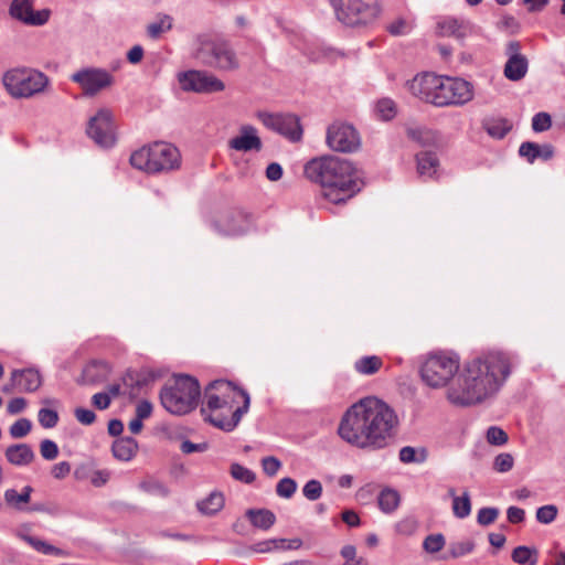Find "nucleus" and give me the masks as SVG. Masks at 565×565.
I'll return each mask as SVG.
<instances>
[{
    "label": "nucleus",
    "mask_w": 565,
    "mask_h": 565,
    "mask_svg": "<svg viewBox=\"0 0 565 565\" xmlns=\"http://www.w3.org/2000/svg\"><path fill=\"white\" fill-rule=\"evenodd\" d=\"M399 503V495L393 489H385L379 495V507L384 513L393 512Z\"/></svg>",
    "instance_id": "e433bc0d"
},
{
    "label": "nucleus",
    "mask_w": 565,
    "mask_h": 565,
    "mask_svg": "<svg viewBox=\"0 0 565 565\" xmlns=\"http://www.w3.org/2000/svg\"><path fill=\"white\" fill-rule=\"evenodd\" d=\"M340 555L344 559L342 565H370L366 558L358 556L354 545L348 544L342 546Z\"/></svg>",
    "instance_id": "ea45409f"
},
{
    "label": "nucleus",
    "mask_w": 565,
    "mask_h": 565,
    "mask_svg": "<svg viewBox=\"0 0 565 565\" xmlns=\"http://www.w3.org/2000/svg\"><path fill=\"white\" fill-rule=\"evenodd\" d=\"M452 513L458 519H466L471 513V499L468 491H463L462 495L455 498L451 505Z\"/></svg>",
    "instance_id": "4c0bfd02"
},
{
    "label": "nucleus",
    "mask_w": 565,
    "mask_h": 565,
    "mask_svg": "<svg viewBox=\"0 0 565 565\" xmlns=\"http://www.w3.org/2000/svg\"><path fill=\"white\" fill-rule=\"evenodd\" d=\"M34 0H12L9 9L10 15L23 24L32 26L44 25L51 15L49 9L35 11Z\"/></svg>",
    "instance_id": "f3484780"
},
{
    "label": "nucleus",
    "mask_w": 565,
    "mask_h": 565,
    "mask_svg": "<svg viewBox=\"0 0 565 565\" xmlns=\"http://www.w3.org/2000/svg\"><path fill=\"white\" fill-rule=\"evenodd\" d=\"M375 113L382 120H391L396 115V105L390 98H382L375 105Z\"/></svg>",
    "instance_id": "37998d69"
},
{
    "label": "nucleus",
    "mask_w": 565,
    "mask_h": 565,
    "mask_svg": "<svg viewBox=\"0 0 565 565\" xmlns=\"http://www.w3.org/2000/svg\"><path fill=\"white\" fill-rule=\"evenodd\" d=\"M487 440L491 445L501 446L507 443L508 435L503 429L492 426L487 431Z\"/></svg>",
    "instance_id": "6e6d98bb"
},
{
    "label": "nucleus",
    "mask_w": 565,
    "mask_h": 565,
    "mask_svg": "<svg viewBox=\"0 0 565 565\" xmlns=\"http://www.w3.org/2000/svg\"><path fill=\"white\" fill-rule=\"evenodd\" d=\"M90 482L95 487H102L110 479V472L108 470H95L89 476Z\"/></svg>",
    "instance_id": "0e129e2a"
},
{
    "label": "nucleus",
    "mask_w": 565,
    "mask_h": 565,
    "mask_svg": "<svg viewBox=\"0 0 565 565\" xmlns=\"http://www.w3.org/2000/svg\"><path fill=\"white\" fill-rule=\"evenodd\" d=\"M207 444L206 443H201V444H194L190 440H184L181 443V446H180V449L183 454H192V452H203L207 449Z\"/></svg>",
    "instance_id": "69168bd1"
},
{
    "label": "nucleus",
    "mask_w": 565,
    "mask_h": 565,
    "mask_svg": "<svg viewBox=\"0 0 565 565\" xmlns=\"http://www.w3.org/2000/svg\"><path fill=\"white\" fill-rule=\"evenodd\" d=\"M395 530L402 535H412L417 530V522L413 518H405L396 523Z\"/></svg>",
    "instance_id": "052dcab7"
},
{
    "label": "nucleus",
    "mask_w": 565,
    "mask_h": 565,
    "mask_svg": "<svg viewBox=\"0 0 565 565\" xmlns=\"http://www.w3.org/2000/svg\"><path fill=\"white\" fill-rule=\"evenodd\" d=\"M327 143L334 151L353 152L360 148L361 140L353 126L335 122L328 128Z\"/></svg>",
    "instance_id": "2eb2a0df"
},
{
    "label": "nucleus",
    "mask_w": 565,
    "mask_h": 565,
    "mask_svg": "<svg viewBox=\"0 0 565 565\" xmlns=\"http://www.w3.org/2000/svg\"><path fill=\"white\" fill-rule=\"evenodd\" d=\"M230 473L233 479L246 484L253 483L256 479L254 471L236 462L231 465Z\"/></svg>",
    "instance_id": "a19ab883"
},
{
    "label": "nucleus",
    "mask_w": 565,
    "mask_h": 565,
    "mask_svg": "<svg viewBox=\"0 0 565 565\" xmlns=\"http://www.w3.org/2000/svg\"><path fill=\"white\" fill-rule=\"evenodd\" d=\"M322 484L317 479H311L302 487V494L309 501H317L322 495Z\"/></svg>",
    "instance_id": "a18cd8bd"
},
{
    "label": "nucleus",
    "mask_w": 565,
    "mask_h": 565,
    "mask_svg": "<svg viewBox=\"0 0 565 565\" xmlns=\"http://www.w3.org/2000/svg\"><path fill=\"white\" fill-rule=\"evenodd\" d=\"M552 118L547 113H537L532 118V129L536 132L546 131L551 128Z\"/></svg>",
    "instance_id": "864d4df0"
},
{
    "label": "nucleus",
    "mask_w": 565,
    "mask_h": 565,
    "mask_svg": "<svg viewBox=\"0 0 565 565\" xmlns=\"http://www.w3.org/2000/svg\"><path fill=\"white\" fill-rule=\"evenodd\" d=\"M513 462V457L510 454H500L494 459L493 468L499 472H507L512 469Z\"/></svg>",
    "instance_id": "13d9d810"
},
{
    "label": "nucleus",
    "mask_w": 565,
    "mask_h": 565,
    "mask_svg": "<svg viewBox=\"0 0 565 565\" xmlns=\"http://www.w3.org/2000/svg\"><path fill=\"white\" fill-rule=\"evenodd\" d=\"M215 230L226 236H237L247 233L252 227L249 215L241 210L223 213L215 222Z\"/></svg>",
    "instance_id": "6ab92c4d"
},
{
    "label": "nucleus",
    "mask_w": 565,
    "mask_h": 565,
    "mask_svg": "<svg viewBox=\"0 0 565 565\" xmlns=\"http://www.w3.org/2000/svg\"><path fill=\"white\" fill-rule=\"evenodd\" d=\"M6 459L13 466H28L34 458L35 454L28 444H14L9 446L4 451Z\"/></svg>",
    "instance_id": "5701e85b"
},
{
    "label": "nucleus",
    "mask_w": 565,
    "mask_h": 565,
    "mask_svg": "<svg viewBox=\"0 0 565 565\" xmlns=\"http://www.w3.org/2000/svg\"><path fill=\"white\" fill-rule=\"evenodd\" d=\"M460 367V360L456 353L435 351L429 353L422 363L419 373L423 382L433 388H440L451 384Z\"/></svg>",
    "instance_id": "6e6552de"
},
{
    "label": "nucleus",
    "mask_w": 565,
    "mask_h": 565,
    "mask_svg": "<svg viewBox=\"0 0 565 565\" xmlns=\"http://www.w3.org/2000/svg\"><path fill=\"white\" fill-rule=\"evenodd\" d=\"M407 85L412 95L437 107L462 106L475 95L472 84L466 79L431 73L416 75Z\"/></svg>",
    "instance_id": "39448f33"
},
{
    "label": "nucleus",
    "mask_w": 565,
    "mask_h": 565,
    "mask_svg": "<svg viewBox=\"0 0 565 565\" xmlns=\"http://www.w3.org/2000/svg\"><path fill=\"white\" fill-rule=\"evenodd\" d=\"M337 19L349 26L365 25L379 14L375 6L364 0H330Z\"/></svg>",
    "instance_id": "9b49d317"
},
{
    "label": "nucleus",
    "mask_w": 565,
    "mask_h": 565,
    "mask_svg": "<svg viewBox=\"0 0 565 565\" xmlns=\"http://www.w3.org/2000/svg\"><path fill=\"white\" fill-rule=\"evenodd\" d=\"M417 172L423 178H433L438 168V159L431 151H422L416 156Z\"/></svg>",
    "instance_id": "a878e982"
},
{
    "label": "nucleus",
    "mask_w": 565,
    "mask_h": 565,
    "mask_svg": "<svg viewBox=\"0 0 565 565\" xmlns=\"http://www.w3.org/2000/svg\"><path fill=\"white\" fill-rule=\"evenodd\" d=\"M100 364L92 362L85 366L82 376L78 380L79 384L83 385H95L104 380V375L99 374Z\"/></svg>",
    "instance_id": "58836bf2"
},
{
    "label": "nucleus",
    "mask_w": 565,
    "mask_h": 565,
    "mask_svg": "<svg viewBox=\"0 0 565 565\" xmlns=\"http://www.w3.org/2000/svg\"><path fill=\"white\" fill-rule=\"evenodd\" d=\"M141 488L150 494L162 498H166L169 494V489L158 481L141 483Z\"/></svg>",
    "instance_id": "bf43d9fd"
},
{
    "label": "nucleus",
    "mask_w": 565,
    "mask_h": 565,
    "mask_svg": "<svg viewBox=\"0 0 565 565\" xmlns=\"http://www.w3.org/2000/svg\"><path fill=\"white\" fill-rule=\"evenodd\" d=\"M199 382L189 375H178L172 384L160 392L161 405L173 415H185L193 411L200 398Z\"/></svg>",
    "instance_id": "0eeeda50"
},
{
    "label": "nucleus",
    "mask_w": 565,
    "mask_h": 565,
    "mask_svg": "<svg viewBox=\"0 0 565 565\" xmlns=\"http://www.w3.org/2000/svg\"><path fill=\"white\" fill-rule=\"evenodd\" d=\"M515 364V356L504 351H488L472 358L449 385L447 399L452 405L467 407L493 397Z\"/></svg>",
    "instance_id": "f257e3e1"
},
{
    "label": "nucleus",
    "mask_w": 565,
    "mask_h": 565,
    "mask_svg": "<svg viewBox=\"0 0 565 565\" xmlns=\"http://www.w3.org/2000/svg\"><path fill=\"white\" fill-rule=\"evenodd\" d=\"M40 452L45 460H54L58 456V447L55 441L43 439L40 444Z\"/></svg>",
    "instance_id": "5fc2aeb1"
},
{
    "label": "nucleus",
    "mask_w": 565,
    "mask_h": 565,
    "mask_svg": "<svg viewBox=\"0 0 565 565\" xmlns=\"http://www.w3.org/2000/svg\"><path fill=\"white\" fill-rule=\"evenodd\" d=\"M110 402H111L110 395L105 392L96 393L92 397L93 405L96 408L102 409V411L108 408L110 405Z\"/></svg>",
    "instance_id": "338daca9"
},
{
    "label": "nucleus",
    "mask_w": 565,
    "mask_h": 565,
    "mask_svg": "<svg viewBox=\"0 0 565 565\" xmlns=\"http://www.w3.org/2000/svg\"><path fill=\"white\" fill-rule=\"evenodd\" d=\"M558 513V509L555 504H546L543 507H540L536 510V520L537 522L542 524H550L552 523Z\"/></svg>",
    "instance_id": "49530a36"
},
{
    "label": "nucleus",
    "mask_w": 565,
    "mask_h": 565,
    "mask_svg": "<svg viewBox=\"0 0 565 565\" xmlns=\"http://www.w3.org/2000/svg\"><path fill=\"white\" fill-rule=\"evenodd\" d=\"M498 508H481L477 514V522L482 526L492 524L499 516Z\"/></svg>",
    "instance_id": "603ef678"
},
{
    "label": "nucleus",
    "mask_w": 565,
    "mask_h": 565,
    "mask_svg": "<svg viewBox=\"0 0 565 565\" xmlns=\"http://www.w3.org/2000/svg\"><path fill=\"white\" fill-rule=\"evenodd\" d=\"M262 146V140L257 136L256 129L249 125L243 126L241 135L230 140V147L237 151H259Z\"/></svg>",
    "instance_id": "4be33fe9"
},
{
    "label": "nucleus",
    "mask_w": 565,
    "mask_h": 565,
    "mask_svg": "<svg viewBox=\"0 0 565 565\" xmlns=\"http://www.w3.org/2000/svg\"><path fill=\"white\" fill-rule=\"evenodd\" d=\"M398 423L395 412L376 397H365L343 415L338 433L348 444L376 450L386 446Z\"/></svg>",
    "instance_id": "f03ea898"
},
{
    "label": "nucleus",
    "mask_w": 565,
    "mask_h": 565,
    "mask_svg": "<svg viewBox=\"0 0 565 565\" xmlns=\"http://www.w3.org/2000/svg\"><path fill=\"white\" fill-rule=\"evenodd\" d=\"M151 414H152V404L149 401L143 399L137 404L136 417L143 420V419L149 418L151 416Z\"/></svg>",
    "instance_id": "774afa93"
},
{
    "label": "nucleus",
    "mask_w": 565,
    "mask_h": 565,
    "mask_svg": "<svg viewBox=\"0 0 565 565\" xmlns=\"http://www.w3.org/2000/svg\"><path fill=\"white\" fill-rule=\"evenodd\" d=\"M297 490V482L289 477L282 478L276 486V493L284 499H290Z\"/></svg>",
    "instance_id": "c03bdc74"
},
{
    "label": "nucleus",
    "mask_w": 565,
    "mask_h": 565,
    "mask_svg": "<svg viewBox=\"0 0 565 565\" xmlns=\"http://www.w3.org/2000/svg\"><path fill=\"white\" fill-rule=\"evenodd\" d=\"M32 428V423L28 418H20L10 426V435L12 438L25 437Z\"/></svg>",
    "instance_id": "09e8293b"
},
{
    "label": "nucleus",
    "mask_w": 565,
    "mask_h": 565,
    "mask_svg": "<svg viewBox=\"0 0 565 565\" xmlns=\"http://www.w3.org/2000/svg\"><path fill=\"white\" fill-rule=\"evenodd\" d=\"M512 559L520 565H536L537 551L524 545L518 546L512 551Z\"/></svg>",
    "instance_id": "f704fd0d"
},
{
    "label": "nucleus",
    "mask_w": 565,
    "mask_h": 565,
    "mask_svg": "<svg viewBox=\"0 0 565 565\" xmlns=\"http://www.w3.org/2000/svg\"><path fill=\"white\" fill-rule=\"evenodd\" d=\"M262 467L265 475L274 477L281 468V461L274 456L265 457L262 459Z\"/></svg>",
    "instance_id": "4d7b16f0"
},
{
    "label": "nucleus",
    "mask_w": 565,
    "mask_h": 565,
    "mask_svg": "<svg viewBox=\"0 0 565 565\" xmlns=\"http://www.w3.org/2000/svg\"><path fill=\"white\" fill-rule=\"evenodd\" d=\"M383 365V361L377 355L362 356L354 362V370L363 375L375 374Z\"/></svg>",
    "instance_id": "7c9ffc66"
},
{
    "label": "nucleus",
    "mask_w": 565,
    "mask_h": 565,
    "mask_svg": "<svg viewBox=\"0 0 565 565\" xmlns=\"http://www.w3.org/2000/svg\"><path fill=\"white\" fill-rule=\"evenodd\" d=\"M3 84L12 97L30 98L44 92L50 79L44 73L36 70L15 68L4 74Z\"/></svg>",
    "instance_id": "9d476101"
},
{
    "label": "nucleus",
    "mask_w": 565,
    "mask_h": 565,
    "mask_svg": "<svg viewBox=\"0 0 565 565\" xmlns=\"http://www.w3.org/2000/svg\"><path fill=\"white\" fill-rule=\"evenodd\" d=\"M196 507L203 514H215L224 507V497L221 492H212L207 498L199 501Z\"/></svg>",
    "instance_id": "c756f323"
},
{
    "label": "nucleus",
    "mask_w": 565,
    "mask_h": 565,
    "mask_svg": "<svg viewBox=\"0 0 565 565\" xmlns=\"http://www.w3.org/2000/svg\"><path fill=\"white\" fill-rule=\"evenodd\" d=\"M445 536L440 533L428 535L423 543V547L427 553H437L445 546Z\"/></svg>",
    "instance_id": "de8ad7c7"
},
{
    "label": "nucleus",
    "mask_w": 565,
    "mask_h": 565,
    "mask_svg": "<svg viewBox=\"0 0 565 565\" xmlns=\"http://www.w3.org/2000/svg\"><path fill=\"white\" fill-rule=\"evenodd\" d=\"M471 33V23L463 19L448 17L437 23V34L439 36H452L459 41H463Z\"/></svg>",
    "instance_id": "aec40b11"
},
{
    "label": "nucleus",
    "mask_w": 565,
    "mask_h": 565,
    "mask_svg": "<svg viewBox=\"0 0 565 565\" xmlns=\"http://www.w3.org/2000/svg\"><path fill=\"white\" fill-rule=\"evenodd\" d=\"M258 118L268 129L287 137L291 141H298L301 138L302 129L299 118L295 115L258 113Z\"/></svg>",
    "instance_id": "dca6fc26"
},
{
    "label": "nucleus",
    "mask_w": 565,
    "mask_h": 565,
    "mask_svg": "<svg viewBox=\"0 0 565 565\" xmlns=\"http://www.w3.org/2000/svg\"><path fill=\"white\" fill-rule=\"evenodd\" d=\"M407 136L422 146H430L438 140L437 134L425 127L408 128Z\"/></svg>",
    "instance_id": "473e14b6"
},
{
    "label": "nucleus",
    "mask_w": 565,
    "mask_h": 565,
    "mask_svg": "<svg viewBox=\"0 0 565 565\" xmlns=\"http://www.w3.org/2000/svg\"><path fill=\"white\" fill-rule=\"evenodd\" d=\"M85 96H95L114 84V76L104 68L85 67L71 75Z\"/></svg>",
    "instance_id": "4468645a"
},
{
    "label": "nucleus",
    "mask_w": 565,
    "mask_h": 565,
    "mask_svg": "<svg viewBox=\"0 0 565 565\" xmlns=\"http://www.w3.org/2000/svg\"><path fill=\"white\" fill-rule=\"evenodd\" d=\"M180 87L184 92L210 94L225 89L224 83L205 71L190 70L178 74Z\"/></svg>",
    "instance_id": "ddd939ff"
},
{
    "label": "nucleus",
    "mask_w": 565,
    "mask_h": 565,
    "mask_svg": "<svg viewBox=\"0 0 565 565\" xmlns=\"http://www.w3.org/2000/svg\"><path fill=\"white\" fill-rule=\"evenodd\" d=\"M246 518L253 526L263 531L269 530L276 522V515L267 509H249L246 511Z\"/></svg>",
    "instance_id": "393cba45"
},
{
    "label": "nucleus",
    "mask_w": 565,
    "mask_h": 565,
    "mask_svg": "<svg viewBox=\"0 0 565 565\" xmlns=\"http://www.w3.org/2000/svg\"><path fill=\"white\" fill-rule=\"evenodd\" d=\"M38 420L43 428H53L57 425L58 414L54 409L41 408L38 413Z\"/></svg>",
    "instance_id": "8fccbe9b"
},
{
    "label": "nucleus",
    "mask_w": 565,
    "mask_h": 565,
    "mask_svg": "<svg viewBox=\"0 0 565 565\" xmlns=\"http://www.w3.org/2000/svg\"><path fill=\"white\" fill-rule=\"evenodd\" d=\"M519 154L530 163H533L536 159L550 160L554 154V149L547 143L541 146L535 142L525 141L521 143Z\"/></svg>",
    "instance_id": "b1692460"
},
{
    "label": "nucleus",
    "mask_w": 565,
    "mask_h": 565,
    "mask_svg": "<svg viewBox=\"0 0 565 565\" xmlns=\"http://www.w3.org/2000/svg\"><path fill=\"white\" fill-rule=\"evenodd\" d=\"M194 57L204 66L231 72L239 67V61L231 43L221 39H198Z\"/></svg>",
    "instance_id": "1a4fd4ad"
},
{
    "label": "nucleus",
    "mask_w": 565,
    "mask_h": 565,
    "mask_svg": "<svg viewBox=\"0 0 565 565\" xmlns=\"http://www.w3.org/2000/svg\"><path fill=\"white\" fill-rule=\"evenodd\" d=\"M413 29L411 22L399 18L386 26V30L394 36L408 34Z\"/></svg>",
    "instance_id": "3c124183"
},
{
    "label": "nucleus",
    "mask_w": 565,
    "mask_h": 565,
    "mask_svg": "<svg viewBox=\"0 0 565 565\" xmlns=\"http://www.w3.org/2000/svg\"><path fill=\"white\" fill-rule=\"evenodd\" d=\"M504 54L508 57L503 70L504 76L512 82H519L524 78L529 70V61L521 53V43L515 40L509 41L505 45Z\"/></svg>",
    "instance_id": "a211bd4d"
},
{
    "label": "nucleus",
    "mask_w": 565,
    "mask_h": 565,
    "mask_svg": "<svg viewBox=\"0 0 565 565\" xmlns=\"http://www.w3.org/2000/svg\"><path fill=\"white\" fill-rule=\"evenodd\" d=\"M12 386H17L20 392H35L42 384V377L39 371L34 369L14 370L11 373Z\"/></svg>",
    "instance_id": "412c9836"
},
{
    "label": "nucleus",
    "mask_w": 565,
    "mask_h": 565,
    "mask_svg": "<svg viewBox=\"0 0 565 565\" xmlns=\"http://www.w3.org/2000/svg\"><path fill=\"white\" fill-rule=\"evenodd\" d=\"M74 416L83 425H92L96 419V415L93 411L83 407L76 408Z\"/></svg>",
    "instance_id": "680f3d73"
},
{
    "label": "nucleus",
    "mask_w": 565,
    "mask_h": 565,
    "mask_svg": "<svg viewBox=\"0 0 565 565\" xmlns=\"http://www.w3.org/2000/svg\"><path fill=\"white\" fill-rule=\"evenodd\" d=\"M130 163L149 174L170 172L180 168L181 154L179 149L169 142H153L134 151Z\"/></svg>",
    "instance_id": "423d86ee"
},
{
    "label": "nucleus",
    "mask_w": 565,
    "mask_h": 565,
    "mask_svg": "<svg viewBox=\"0 0 565 565\" xmlns=\"http://www.w3.org/2000/svg\"><path fill=\"white\" fill-rule=\"evenodd\" d=\"M152 379L145 374H134V373H127L124 377V385L129 388V395L130 397H136L138 394V391L142 387L148 385V383Z\"/></svg>",
    "instance_id": "c9c22d12"
},
{
    "label": "nucleus",
    "mask_w": 565,
    "mask_h": 565,
    "mask_svg": "<svg viewBox=\"0 0 565 565\" xmlns=\"http://www.w3.org/2000/svg\"><path fill=\"white\" fill-rule=\"evenodd\" d=\"M483 127L491 137L497 139H502L511 129L510 122L504 118L487 119Z\"/></svg>",
    "instance_id": "2f4dec72"
},
{
    "label": "nucleus",
    "mask_w": 565,
    "mask_h": 565,
    "mask_svg": "<svg viewBox=\"0 0 565 565\" xmlns=\"http://www.w3.org/2000/svg\"><path fill=\"white\" fill-rule=\"evenodd\" d=\"M138 444L136 439L132 437H122L114 441L111 449L117 459L128 461L135 456Z\"/></svg>",
    "instance_id": "cd10ccee"
},
{
    "label": "nucleus",
    "mask_w": 565,
    "mask_h": 565,
    "mask_svg": "<svg viewBox=\"0 0 565 565\" xmlns=\"http://www.w3.org/2000/svg\"><path fill=\"white\" fill-rule=\"evenodd\" d=\"M23 540L32 546L35 551L44 554V555H56V556H65V552L47 542H44L38 537L23 535Z\"/></svg>",
    "instance_id": "72a5a7b5"
},
{
    "label": "nucleus",
    "mask_w": 565,
    "mask_h": 565,
    "mask_svg": "<svg viewBox=\"0 0 565 565\" xmlns=\"http://www.w3.org/2000/svg\"><path fill=\"white\" fill-rule=\"evenodd\" d=\"M173 26V18L166 13H158L156 19L146 28L148 38L158 40L163 33L170 31Z\"/></svg>",
    "instance_id": "bb28decb"
},
{
    "label": "nucleus",
    "mask_w": 565,
    "mask_h": 565,
    "mask_svg": "<svg viewBox=\"0 0 565 565\" xmlns=\"http://www.w3.org/2000/svg\"><path fill=\"white\" fill-rule=\"evenodd\" d=\"M305 175L322 188V195L334 204L344 203L362 186L352 163L334 156L310 160L305 166Z\"/></svg>",
    "instance_id": "7ed1b4c3"
},
{
    "label": "nucleus",
    "mask_w": 565,
    "mask_h": 565,
    "mask_svg": "<svg viewBox=\"0 0 565 565\" xmlns=\"http://www.w3.org/2000/svg\"><path fill=\"white\" fill-rule=\"evenodd\" d=\"M88 137L100 148H111L116 143V132L113 113L102 108L93 116L87 125Z\"/></svg>",
    "instance_id": "f8f14e48"
},
{
    "label": "nucleus",
    "mask_w": 565,
    "mask_h": 565,
    "mask_svg": "<svg viewBox=\"0 0 565 565\" xmlns=\"http://www.w3.org/2000/svg\"><path fill=\"white\" fill-rule=\"evenodd\" d=\"M286 542L285 539H273L264 542H259L256 544L255 551L258 553H267L275 548H280L279 544H284Z\"/></svg>",
    "instance_id": "e2e57ef3"
},
{
    "label": "nucleus",
    "mask_w": 565,
    "mask_h": 565,
    "mask_svg": "<svg viewBox=\"0 0 565 565\" xmlns=\"http://www.w3.org/2000/svg\"><path fill=\"white\" fill-rule=\"evenodd\" d=\"M475 550V543L471 540L451 542L448 547L450 558H459Z\"/></svg>",
    "instance_id": "79ce46f5"
},
{
    "label": "nucleus",
    "mask_w": 565,
    "mask_h": 565,
    "mask_svg": "<svg viewBox=\"0 0 565 565\" xmlns=\"http://www.w3.org/2000/svg\"><path fill=\"white\" fill-rule=\"evenodd\" d=\"M204 397L201 408L204 420L224 431H232L238 425L250 403L245 390L225 380L211 382L205 388Z\"/></svg>",
    "instance_id": "20e7f679"
},
{
    "label": "nucleus",
    "mask_w": 565,
    "mask_h": 565,
    "mask_svg": "<svg viewBox=\"0 0 565 565\" xmlns=\"http://www.w3.org/2000/svg\"><path fill=\"white\" fill-rule=\"evenodd\" d=\"M32 491L33 489L30 486H25L21 493H18L14 489H8L4 492V501L9 507L24 511V504L30 502Z\"/></svg>",
    "instance_id": "c85d7f7f"
}]
</instances>
